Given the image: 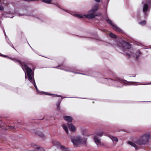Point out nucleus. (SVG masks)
Instances as JSON below:
<instances>
[{"label":"nucleus","mask_w":151,"mask_h":151,"mask_svg":"<svg viewBox=\"0 0 151 151\" xmlns=\"http://www.w3.org/2000/svg\"><path fill=\"white\" fill-rule=\"evenodd\" d=\"M99 7V6L98 4H95L93 6L92 9L88 12L87 16L88 18H93L95 17L99 16L98 14L95 13V12L98 10ZM101 14L100 13L99 16H101Z\"/></svg>","instance_id":"obj_1"},{"label":"nucleus","mask_w":151,"mask_h":151,"mask_svg":"<svg viewBox=\"0 0 151 151\" xmlns=\"http://www.w3.org/2000/svg\"><path fill=\"white\" fill-rule=\"evenodd\" d=\"M25 68L27 70V74L28 76V80L32 83L34 85L37 91V88L35 84V82L34 81V75L32 69L29 68L28 66L25 65Z\"/></svg>","instance_id":"obj_2"},{"label":"nucleus","mask_w":151,"mask_h":151,"mask_svg":"<svg viewBox=\"0 0 151 151\" xmlns=\"http://www.w3.org/2000/svg\"><path fill=\"white\" fill-rule=\"evenodd\" d=\"M150 137V135L149 134H147L140 137L136 141V143L138 145H145L148 142Z\"/></svg>","instance_id":"obj_3"},{"label":"nucleus","mask_w":151,"mask_h":151,"mask_svg":"<svg viewBox=\"0 0 151 151\" xmlns=\"http://www.w3.org/2000/svg\"><path fill=\"white\" fill-rule=\"evenodd\" d=\"M71 139L75 147H77L79 145L83 143L85 144L86 142L85 138H82L80 137H75Z\"/></svg>","instance_id":"obj_4"},{"label":"nucleus","mask_w":151,"mask_h":151,"mask_svg":"<svg viewBox=\"0 0 151 151\" xmlns=\"http://www.w3.org/2000/svg\"><path fill=\"white\" fill-rule=\"evenodd\" d=\"M63 118L65 120L69 122L67 123V124L69 129L71 130V132L74 131L75 129V127L71 123L73 121V118L71 116H64Z\"/></svg>","instance_id":"obj_5"},{"label":"nucleus","mask_w":151,"mask_h":151,"mask_svg":"<svg viewBox=\"0 0 151 151\" xmlns=\"http://www.w3.org/2000/svg\"><path fill=\"white\" fill-rule=\"evenodd\" d=\"M53 143L54 145L58 146V147L63 151H70L68 148H66L65 146L61 145L59 142L55 141L53 142Z\"/></svg>","instance_id":"obj_6"},{"label":"nucleus","mask_w":151,"mask_h":151,"mask_svg":"<svg viewBox=\"0 0 151 151\" xmlns=\"http://www.w3.org/2000/svg\"><path fill=\"white\" fill-rule=\"evenodd\" d=\"M15 62H18L19 63V64H20L22 68V69H23V70L24 71V73H25V78L26 79L27 78V76H26V72H25V69L26 71H27V70L26 69V68H25V65H26L24 63H23V62H21L19 60H18L17 59H12Z\"/></svg>","instance_id":"obj_7"},{"label":"nucleus","mask_w":151,"mask_h":151,"mask_svg":"<svg viewBox=\"0 0 151 151\" xmlns=\"http://www.w3.org/2000/svg\"><path fill=\"white\" fill-rule=\"evenodd\" d=\"M122 47L124 51L130 49L131 46L128 42L123 41L122 44Z\"/></svg>","instance_id":"obj_8"},{"label":"nucleus","mask_w":151,"mask_h":151,"mask_svg":"<svg viewBox=\"0 0 151 151\" xmlns=\"http://www.w3.org/2000/svg\"><path fill=\"white\" fill-rule=\"evenodd\" d=\"M106 21L108 23L113 26V28L114 29L119 32H122V30L118 28L116 25L114 24L110 19H107Z\"/></svg>","instance_id":"obj_9"},{"label":"nucleus","mask_w":151,"mask_h":151,"mask_svg":"<svg viewBox=\"0 0 151 151\" xmlns=\"http://www.w3.org/2000/svg\"><path fill=\"white\" fill-rule=\"evenodd\" d=\"M149 11L148 8V5L147 3L144 4L143 7V11L145 13V14H146V12Z\"/></svg>","instance_id":"obj_10"},{"label":"nucleus","mask_w":151,"mask_h":151,"mask_svg":"<svg viewBox=\"0 0 151 151\" xmlns=\"http://www.w3.org/2000/svg\"><path fill=\"white\" fill-rule=\"evenodd\" d=\"M32 147H33V148L35 149L36 150H37V151H45V150L43 149L40 147H38L36 145H32Z\"/></svg>","instance_id":"obj_11"},{"label":"nucleus","mask_w":151,"mask_h":151,"mask_svg":"<svg viewBox=\"0 0 151 151\" xmlns=\"http://www.w3.org/2000/svg\"><path fill=\"white\" fill-rule=\"evenodd\" d=\"M94 139L95 143L96 144H98L99 145H100L101 144V141L100 139H99L96 136H94Z\"/></svg>","instance_id":"obj_12"},{"label":"nucleus","mask_w":151,"mask_h":151,"mask_svg":"<svg viewBox=\"0 0 151 151\" xmlns=\"http://www.w3.org/2000/svg\"><path fill=\"white\" fill-rule=\"evenodd\" d=\"M87 14H85V15H82V14H77L76 15L77 16V17H78L82 18H88V17H87Z\"/></svg>","instance_id":"obj_13"},{"label":"nucleus","mask_w":151,"mask_h":151,"mask_svg":"<svg viewBox=\"0 0 151 151\" xmlns=\"http://www.w3.org/2000/svg\"><path fill=\"white\" fill-rule=\"evenodd\" d=\"M63 128L65 132H66V133L68 134V131L66 125L64 124L63 126Z\"/></svg>","instance_id":"obj_14"},{"label":"nucleus","mask_w":151,"mask_h":151,"mask_svg":"<svg viewBox=\"0 0 151 151\" xmlns=\"http://www.w3.org/2000/svg\"><path fill=\"white\" fill-rule=\"evenodd\" d=\"M128 143L131 145L132 146L134 147L136 150L138 149L137 146L135 143L132 142H129Z\"/></svg>","instance_id":"obj_15"},{"label":"nucleus","mask_w":151,"mask_h":151,"mask_svg":"<svg viewBox=\"0 0 151 151\" xmlns=\"http://www.w3.org/2000/svg\"><path fill=\"white\" fill-rule=\"evenodd\" d=\"M36 134L37 135L39 136H40L41 137H42L44 136V135H43V134L41 132H36Z\"/></svg>","instance_id":"obj_16"},{"label":"nucleus","mask_w":151,"mask_h":151,"mask_svg":"<svg viewBox=\"0 0 151 151\" xmlns=\"http://www.w3.org/2000/svg\"><path fill=\"white\" fill-rule=\"evenodd\" d=\"M104 79L105 81H107L109 83H112L114 82V81L113 80H111V79Z\"/></svg>","instance_id":"obj_17"},{"label":"nucleus","mask_w":151,"mask_h":151,"mask_svg":"<svg viewBox=\"0 0 151 151\" xmlns=\"http://www.w3.org/2000/svg\"><path fill=\"white\" fill-rule=\"evenodd\" d=\"M42 1L47 4H50L51 3V0H42Z\"/></svg>","instance_id":"obj_18"},{"label":"nucleus","mask_w":151,"mask_h":151,"mask_svg":"<svg viewBox=\"0 0 151 151\" xmlns=\"http://www.w3.org/2000/svg\"><path fill=\"white\" fill-rule=\"evenodd\" d=\"M111 138L112 141H116V142H117L118 141V139H117L116 137H111Z\"/></svg>","instance_id":"obj_19"},{"label":"nucleus","mask_w":151,"mask_h":151,"mask_svg":"<svg viewBox=\"0 0 151 151\" xmlns=\"http://www.w3.org/2000/svg\"><path fill=\"white\" fill-rule=\"evenodd\" d=\"M140 51L139 50H138L136 53V59L137 60L139 56V55H140Z\"/></svg>","instance_id":"obj_20"},{"label":"nucleus","mask_w":151,"mask_h":151,"mask_svg":"<svg viewBox=\"0 0 151 151\" xmlns=\"http://www.w3.org/2000/svg\"><path fill=\"white\" fill-rule=\"evenodd\" d=\"M146 23V21L145 20H144L142 22H139V24L142 25H144Z\"/></svg>","instance_id":"obj_21"},{"label":"nucleus","mask_w":151,"mask_h":151,"mask_svg":"<svg viewBox=\"0 0 151 151\" xmlns=\"http://www.w3.org/2000/svg\"><path fill=\"white\" fill-rule=\"evenodd\" d=\"M8 128L10 129H15V128L14 127L12 126H8Z\"/></svg>","instance_id":"obj_22"},{"label":"nucleus","mask_w":151,"mask_h":151,"mask_svg":"<svg viewBox=\"0 0 151 151\" xmlns=\"http://www.w3.org/2000/svg\"><path fill=\"white\" fill-rule=\"evenodd\" d=\"M110 36L111 37L113 38H115L116 37V35L112 33H111L110 34Z\"/></svg>","instance_id":"obj_23"},{"label":"nucleus","mask_w":151,"mask_h":151,"mask_svg":"<svg viewBox=\"0 0 151 151\" xmlns=\"http://www.w3.org/2000/svg\"><path fill=\"white\" fill-rule=\"evenodd\" d=\"M103 133L102 132H98L96 133V135L99 136H101L103 135Z\"/></svg>","instance_id":"obj_24"},{"label":"nucleus","mask_w":151,"mask_h":151,"mask_svg":"<svg viewBox=\"0 0 151 151\" xmlns=\"http://www.w3.org/2000/svg\"><path fill=\"white\" fill-rule=\"evenodd\" d=\"M4 9V8L2 6H0V10L1 11H3Z\"/></svg>","instance_id":"obj_25"},{"label":"nucleus","mask_w":151,"mask_h":151,"mask_svg":"<svg viewBox=\"0 0 151 151\" xmlns=\"http://www.w3.org/2000/svg\"><path fill=\"white\" fill-rule=\"evenodd\" d=\"M126 56H128V57H130V55L128 53H126Z\"/></svg>","instance_id":"obj_26"},{"label":"nucleus","mask_w":151,"mask_h":151,"mask_svg":"<svg viewBox=\"0 0 151 151\" xmlns=\"http://www.w3.org/2000/svg\"><path fill=\"white\" fill-rule=\"evenodd\" d=\"M57 108H58V110H60V104H57Z\"/></svg>","instance_id":"obj_27"},{"label":"nucleus","mask_w":151,"mask_h":151,"mask_svg":"<svg viewBox=\"0 0 151 151\" xmlns=\"http://www.w3.org/2000/svg\"><path fill=\"white\" fill-rule=\"evenodd\" d=\"M10 45L11 46H12L13 48L15 50V49L12 43H11V44H10Z\"/></svg>","instance_id":"obj_28"},{"label":"nucleus","mask_w":151,"mask_h":151,"mask_svg":"<svg viewBox=\"0 0 151 151\" xmlns=\"http://www.w3.org/2000/svg\"><path fill=\"white\" fill-rule=\"evenodd\" d=\"M24 15V14H18V16L19 17L21 16H23Z\"/></svg>","instance_id":"obj_29"},{"label":"nucleus","mask_w":151,"mask_h":151,"mask_svg":"<svg viewBox=\"0 0 151 151\" xmlns=\"http://www.w3.org/2000/svg\"><path fill=\"white\" fill-rule=\"evenodd\" d=\"M96 2H99L100 1V0H94Z\"/></svg>","instance_id":"obj_30"},{"label":"nucleus","mask_w":151,"mask_h":151,"mask_svg":"<svg viewBox=\"0 0 151 151\" xmlns=\"http://www.w3.org/2000/svg\"><path fill=\"white\" fill-rule=\"evenodd\" d=\"M1 120H0V126H2L3 125H1V124H0V123H1Z\"/></svg>","instance_id":"obj_31"},{"label":"nucleus","mask_w":151,"mask_h":151,"mask_svg":"<svg viewBox=\"0 0 151 151\" xmlns=\"http://www.w3.org/2000/svg\"><path fill=\"white\" fill-rule=\"evenodd\" d=\"M63 70H65V71H70V70H67V69H64Z\"/></svg>","instance_id":"obj_32"},{"label":"nucleus","mask_w":151,"mask_h":151,"mask_svg":"<svg viewBox=\"0 0 151 151\" xmlns=\"http://www.w3.org/2000/svg\"><path fill=\"white\" fill-rule=\"evenodd\" d=\"M1 56H3V57H6V55H1Z\"/></svg>","instance_id":"obj_33"},{"label":"nucleus","mask_w":151,"mask_h":151,"mask_svg":"<svg viewBox=\"0 0 151 151\" xmlns=\"http://www.w3.org/2000/svg\"><path fill=\"white\" fill-rule=\"evenodd\" d=\"M131 83H138V82H131Z\"/></svg>","instance_id":"obj_34"},{"label":"nucleus","mask_w":151,"mask_h":151,"mask_svg":"<svg viewBox=\"0 0 151 151\" xmlns=\"http://www.w3.org/2000/svg\"><path fill=\"white\" fill-rule=\"evenodd\" d=\"M45 117H43V118H42V119H39V120H42V119H43Z\"/></svg>","instance_id":"obj_35"},{"label":"nucleus","mask_w":151,"mask_h":151,"mask_svg":"<svg viewBox=\"0 0 151 151\" xmlns=\"http://www.w3.org/2000/svg\"><path fill=\"white\" fill-rule=\"evenodd\" d=\"M136 76V75H135L134 76H134V77H135Z\"/></svg>","instance_id":"obj_36"},{"label":"nucleus","mask_w":151,"mask_h":151,"mask_svg":"<svg viewBox=\"0 0 151 151\" xmlns=\"http://www.w3.org/2000/svg\"><path fill=\"white\" fill-rule=\"evenodd\" d=\"M57 67H55V68H57Z\"/></svg>","instance_id":"obj_37"},{"label":"nucleus","mask_w":151,"mask_h":151,"mask_svg":"<svg viewBox=\"0 0 151 151\" xmlns=\"http://www.w3.org/2000/svg\"><path fill=\"white\" fill-rule=\"evenodd\" d=\"M4 32V34H5V32Z\"/></svg>","instance_id":"obj_38"},{"label":"nucleus","mask_w":151,"mask_h":151,"mask_svg":"<svg viewBox=\"0 0 151 151\" xmlns=\"http://www.w3.org/2000/svg\"><path fill=\"white\" fill-rule=\"evenodd\" d=\"M142 3H144V2H142Z\"/></svg>","instance_id":"obj_39"},{"label":"nucleus","mask_w":151,"mask_h":151,"mask_svg":"<svg viewBox=\"0 0 151 151\" xmlns=\"http://www.w3.org/2000/svg\"><path fill=\"white\" fill-rule=\"evenodd\" d=\"M13 17H11V18H12Z\"/></svg>","instance_id":"obj_40"}]
</instances>
